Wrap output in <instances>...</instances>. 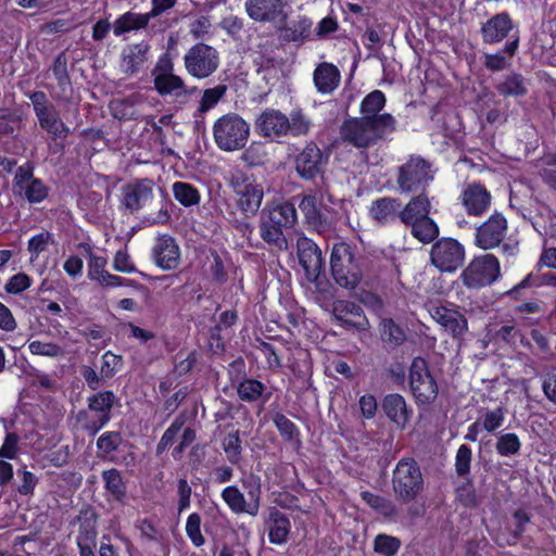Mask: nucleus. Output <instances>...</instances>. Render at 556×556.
<instances>
[{"mask_svg": "<svg viewBox=\"0 0 556 556\" xmlns=\"http://www.w3.org/2000/svg\"><path fill=\"white\" fill-rule=\"evenodd\" d=\"M396 129L394 117L382 116L377 123L363 117L345 119L340 126V139L342 143L352 146L358 150H366L384 140Z\"/></svg>", "mask_w": 556, "mask_h": 556, "instance_id": "f257e3e1", "label": "nucleus"}, {"mask_svg": "<svg viewBox=\"0 0 556 556\" xmlns=\"http://www.w3.org/2000/svg\"><path fill=\"white\" fill-rule=\"evenodd\" d=\"M330 270L338 286L348 290L355 289L363 278L362 255L357 252L356 247L346 242L333 244Z\"/></svg>", "mask_w": 556, "mask_h": 556, "instance_id": "f03ea898", "label": "nucleus"}, {"mask_svg": "<svg viewBox=\"0 0 556 556\" xmlns=\"http://www.w3.org/2000/svg\"><path fill=\"white\" fill-rule=\"evenodd\" d=\"M213 136L220 150L237 151L245 147L250 136V126L240 115L228 113L214 123Z\"/></svg>", "mask_w": 556, "mask_h": 556, "instance_id": "7ed1b4c3", "label": "nucleus"}, {"mask_svg": "<svg viewBox=\"0 0 556 556\" xmlns=\"http://www.w3.org/2000/svg\"><path fill=\"white\" fill-rule=\"evenodd\" d=\"M392 489L395 496L403 502L415 500L424 489V478L417 462L402 458L392 476Z\"/></svg>", "mask_w": 556, "mask_h": 556, "instance_id": "20e7f679", "label": "nucleus"}, {"mask_svg": "<svg viewBox=\"0 0 556 556\" xmlns=\"http://www.w3.org/2000/svg\"><path fill=\"white\" fill-rule=\"evenodd\" d=\"M433 180L431 164L418 155H412L397 168L396 184L401 192L424 190Z\"/></svg>", "mask_w": 556, "mask_h": 556, "instance_id": "39448f33", "label": "nucleus"}, {"mask_svg": "<svg viewBox=\"0 0 556 556\" xmlns=\"http://www.w3.org/2000/svg\"><path fill=\"white\" fill-rule=\"evenodd\" d=\"M187 73L194 78L210 77L219 66V54L212 46L199 42L191 47L184 56Z\"/></svg>", "mask_w": 556, "mask_h": 556, "instance_id": "423d86ee", "label": "nucleus"}, {"mask_svg": "<svg viewBox=\"0 0 556 556\" xmlns=\"http://www.w3.org/2000/svg\"><path fill=\"white\" fill-rule=\"evenodd\" d=\"M430 261L441 273H454L464 264L465 249L455 239L441 238L431 248Z\"/></svg>", "mask_w": 556, "mask_h": 556, "instance_id": "0eeeda50", "label": "nucleus"}, {"mask_svg": "<svg viewBox=\"0 0 556 556\" xmlns=\"http://www.w3.org/2000/svg\"><path fill=\"white\" fill-rule=\"evenodd\" d=\"M409 383L413 395L420 404L433 402L438 395V384L428 369L427 362L415 357L409 369Z\"/></svg>", "mask_w": 556, "mask_h": 556, "instance_id": "6e6552de", "label": "nucleus"}, {"mask_svg": "<svg viewBox=\"0 0 556 556\" xmlns=\"http://www.w3.org/2000/svg\"><path fill=\"white\" fill-rule=\"evenodd\" d=\"M287 0H245L248 16L254 22L282 27L288 20Z\"/></svg>", "mask_w": 556, "mask_h": 556, "instance_id": "1a4fd4ad", "label": "nucleus"}, {"mask_svg": "<svg viewBox=\"0 0 556 556\" xmlns=\"http://www.w3.org/2000/svg\"><path fill=\"white\" fill-rule=\"evenodd\" d=\"M230 185L237 197V206L243 215L247 217L256 215L264 197L262 185L243 177H233Z\"/></svg>", "mask_w": 556, "mask_h": 556, "instance_id": "9d476101", "label": "nucleus"}, {"mask_svg": "<svg viewBox=\"0 0 556 556\" xmlns=\"http://www.w3.org/2000/svg\"><path fill=\"white\" fill-rule=\"evenodd\" d=\"M298 258L304 269L306 279L319 286V277L324 270L321 250L308 238H300L296 243Z\"/></svg>", "mask_w": 556, "mask_h": 556, "instance_id": "9b49d317", "label": "nucleus"}, {"mask_svg": "<svg viewBox=\"0 0 556 556\" xmlns=\"http://www.w3.org/2000/svg\"><path fill=\"white\" fill-rule=\"evenodd\" d=\"M327 157L315 142H309L295 156L294 168L296 174L304 180H314L324 173Z\"/></svg>", "mask_w": 556, "mask_h": 556, "instance_id": "f8f14e48", "label": "nucleus"}, {"mask_svg": "<svg viewBox=\"0 0 556 556\" xmlns=\"http://www.w3.org/2000/svg\"><path fill=\"white\" fill-rule=\"evenodd\" d=\"M249 502L243 493L235 485L227 486L222 492V497L235 514H249L256 516L260 509L261 484L255 483L248 491Z\"/></svg>", "mask_w": 556, "mask_h": 556, "instance_id": "ddd939ff", "label": "nucleus"}, {"mask_svg": "<svg viewBox=\"0 0 556 556\" xmlns=\"http://www.w3.org/2000/svg\"><path fill=\"white\" fill-rule=\"evenodd\" d=\"M153 181L150 179H140L127 185L121 189V203L130 214L137 213L146 206L153 198Z\"/></svg>", "mask_w": 556, "mask_h": 556, "instance_id": "4468645a", "label": "nucleus"}, {"mask_svg": "<svg viewBox=\"0 0 556 556\" xmlns=\"http://www.w3.org/2000/svg\"><path fill=\"white\" fill-rule=\"evenodd\" d=\"M154 88L163 97H172L177 103L185 104L198 91L197 87H188L184 79L172 72L154 76Z\"/></svg>", "mask_w": 556, "mask_h": 556, "instance_id": "2eb2a0df", "label": "nucleus"}, {"mask_svg": "<svg viewBox=\"0 0 556 556\" xmlns=\"http://www.w3.org/2000/svg\"><path fill=\"white\" fill-rule=\"evenodd\" d=\"M255 129L264 138L276 139L288 135V116L275 109L264 110L255 119Z\"/></svg>", "mask_w": 556, "mask_h": 556, "instance_id": "dca6fc26", "label": "nucleus"}, {"mask_svg": "<svg viewBox=\"0 0 556 556\" xmlns=\"http://www.w3.org/2000/svg\"><path fill=\"white\" fill-rule=\"evenodd\" d=\"M429 313L446 332L455 338L463 336L467 330L466 318L454 308L432 304L429 307Z\"/></svg>", "mask_w": 556, "mask_h": 556, "instance_id": "f3484780", "label": "nucleus"}, {"mask_svg": "<svg viewBox=\"0 0 556 556\" xmlns=\"http://www.w3.org/2000/svg\"><path fill=\"white\" fill-rule=\"evenodd\" d=\"M153 256L157 266L165 270H170L178 267L180 252L176 241L172 237L164 235L156 239Z\"/></svg>", "mask_w": 556, "mask_h": 556, "instance_id": "a211bd4d", "label": "nucleus"}, {"mask_svg": "<svg viewBox=\"0 0 556 556\" xmlns=\"http://www.w3.org/2000/svg\"><path fill=\"white\" fill-rule=\"evenodd\" d=\"M333 315L337 320L346 327L364 329L368 324L367 319L363 316V309L353 302L337 301L333 304Z\"/></svg>", "mask_w": 556, "mask_h": 556, "instance_id": "6ab92c4d", "label": "nucleus"}, {"mask_svg": "<svg viewBox=\"0 0 556 556\" xmlns=\"http://www.w3.org/2000/svg\"><path fill=\"white\" fill-rule=\"evenodd\" d=\"M382 409L390 420L404 428L412 416L404 397L400 394H388L382 402Z\"/></svg>", "mask_w": 556, "mask_h": 556, "instance_id": "aec40b11", "label": "nucleus"}, {"mask_svg": "<svg viewBox=\"0 0 556 556\" xmlns=\"http://www.w3.org/2000/svg\"><path fill=\"white\" fill-rule=\"evenodd\" d=\"M79 529L76 543L80 552L94 551L97 546V520L93 514L85 513L78 517Z\"/></svg>", "mask_w": 556, "mask_h": 556, "instance_id": "412c9836", "label": "nucleus"}, {"mask_svg": "<svg viewBox=\"0 0 556 556\" xmlns=\"http://www.w3.org/2000/svg\"><path fill=\"white\" fill-rule=\"evenodd\" d=\"M267 529L270 543L277 545L283 544L288 541L290 533V520L283 513L273 507L269 511Z\"/></svg>", "mask_w": 556, "mask_h": 556, "instance_id": "4be33fe9", "label": "nucleus"}, {"mask_svg": "<svg viewBox=\"0 0 556 556\" xmlns=\"http://www.w3.org/2000/svg\"><path fill=\"white\" fill-rule=\"evenodd\" d=\"M150 46L139 42L127 46L122 53V66L127 74H135L147 62Z\"/></svg>", "mask_w": 556, "mask_h": 556, "instance_id": "5701e85b", "label": "nucleus"}, {"mask_svg": "<svg viewBox=\"0 0 556 556\" xmlns=\"http://www.w3.org/2000/svg\"><path fill=\"white\" fill-rule=\"evenodd\" d=\"M340 72L331 63H320L314 71V84L321 93H331L340 84Z\"/></svg>", "mask_w": 556, "mask_h": 556, "instance_id": "b1692460", "label": "nucleus"}, {"mask_svg": "<svg viewBox=\"0 0 556 556\" xmlns=\"http://www.w3.org/2000/svg\"><path fill=\"white\" fill-rule=\"evenodd\" d=\"M464 285L469 289H481L486 281V256L475 257L462 274Z\"/></svg>", "mask_w": 556, "mask_h": 556, "instance_id": "393cba45", "label": "nucleus"}, {"mask_svg": "<svg viewBox=\"0 0 556 556\" xmlns=\"http://www.w3.org/2000/svg\"><path fill=\"white\" fill-rule=\"evenodd\" d=\"M463 204L468 214L481 215L486 208V190L483 185H468L463 191Z\"/></svg>", "mask_w": 556, "mask_h": 556, "instance_id": "a878e982", "label": "nucleus"}, {"mask_svg": "<svg viewBox=\"0 0 556 556\" xmlns=\"http://www.w3.org/2000/svg\"><path fill=\"white\" fill-rule=\"evenodd\" d=\"M299 208L303 213L306 222L317 231L326 228V217L318 206V201L314 194H305L302 197Z\"/></svg>", "mask_w": 556, "mask_h": 556, "instance_id": "bb28decb", "label": "nucleus"}, {"mask_svg": "<svg viewBox=\"0 0 556 556\" xmlns=\"http://www.w3.org/2000/svg\"><path fill=\"white\" fill-rule=\"evenodd\" d=\"M386 105L384 93L380 90H374L368 93L361 103V114L363 118H368L374 123L382 116L394 117L390 113H380Z\"/></svg>", "mask_w": 556, "mask_h": 556, "instance_id": "cd10ccee", "label": "nucleus"}, {"mask_svg": "<svg viewBox=\"0 0 556 556\" xmlns=\"http://www.w3.org/2000/svg\"><path fill=\"white\" fill-rule=\"evenodd\" d=\"M37 118L40 127L49 132L53 138L64 139L71 132L70 128L60 118L54 105L39 114Z\"/></svg>", "mask_w": 556, "mask_h": 556, "instance_id": "c85d7f7f", "label": "nucleus"}, {"mask_svg": "<svg viewBox=\"0 0 556 556\" xmlns=\"http://www.w3.org/2000/svg\"><path fill=\"white\" fill-rule=\"evenodd\" d=\"M430 211V202L424 193L414 197L405 207L400 212V219L405 225H409L416 220L428 216Z\"/></svg>", "mask_w": 556, "mask_h": 556, "instance_id": "c756f323", "label": "nucleus"}, {"mask_svg": "<svg viewBox=\"0 0 556 556\" xmlns=\"http://www.w3.org/2000/svg\"><path fill=\"white\" fill-rule=\"evenodd\" d=\"M401 203L394 198H380L371 203L369 214L372 219L380 224L388 223L395 218Z\"/></svg>", "mask_w": 556, "mask_h": 556, "instance_id": "7c9ffc66", "label": "nucleus"}, {"mask_svg": "<svg viewBox=\"0 0 556 556\" xmlns=\"http://www.w3.org/2000/svg\"><path fill=\"white\" fill-rule=\"evenodd\" d=\"M495 89L503 97H523L528 93L526 78L519 73H510L495 85Z\"/></svg>", "mask_w": 556, "mask_h": 556, "instance_id": "2f4dec72", "label": "nucleus"}, {"mask_svg": "<svg viewBox=\"0 0 556 556\" xmlns=\"http://www.w3.org/2000/svg\"><path fill=\"white\" fill-rule=\"evenodd\" d=\"M518 47L519 37L516 36L513 40L505 43L503 51L489 53V70L500 72L510 67Z\"/></svg>", "mask_w": 556, "mask_h": 556, "instance_id": "473e14b6", "label": "nucleus"}, {"mask_svg": "<svg viewBox=\"0 0 556 556\" xmlns=\"http://www.w3.org/2000/svg\"><path fill=\"white\" fill-rule=\"evenodd\" d=\"M150 20L151 18L148 13L140 14L126 12L115 21L113 28L114 35L121 36L130 30L144 28L149 24Z\"/></svg>", "mask_w": 556, "mask_h": 556, "instance_id": "72a5a7b5", "label": "nucleus"}, {"mask_svg": "<svg viewBox=\"0 0 556 556\" xmlns=\"http://www.w3.org/2000/svg\"><path fill=\"white\" fill-rule=\"evenodd\" d=\"M361 496L367 505L386 518L391 520H395L397 518L399 509L392 501L368 491L362 492Z\"/></svg>", "mask_w": 556, "mask_h": 556, "instance_id": "f704fd0d", "label": "nucleus"}, {"mask_svg": "<svg viewBox=\"0 0 556 556\" xmlns=\"http://www.w3.org/2000/svg\"><path fill=\"white\" fill-rule=\"evenodd\" d=\"M378 330L381 340L391 346H399L406 341L404 329L391 318L382 319Z\"/></svg>", "mask_w": 556, "mask_h": 556, "instance_id": "c9c22d12", "label": "nucleus"}, {"mask_svg": "<svg viewBox=\"0 0 556 556\" xmlns=\"http://www.w3.org/2000/svg\"><path fill=\"white\" fill-rule=\"evenodd\" d=\"M513 28V21L507 13L496 14L489 20V41H502Z\"/></svg>", "mask_w": 556, "mask_h": 556, "instance_id": "e433bc0d", "label": "nucleus"}, {"mask_svg": "<svg viewBox=\"0 0 556 556\" xmlns=\"http://www.w3.org/2000/svg\"><path fill=\"white\" fill-rule=\"evenodd\" d=\"M311 27L312 21L305 16H300L290 25H287L286 23L282 27L277 28L282 30L283 39L288 41H302L309 36Z\"/></svg>", "mask_w": 556, "mask_h": 556, "instance_id": "4c0bfd02", "label": "nucleus"}, {"mask_svg": "<svg viewBox=\"0 0 556 556\" xmlns=\"http://www.w3.org/2000/svg\"><path fill=\"white\" fill-rule=\"evenodd\" d=\"M412 235L422 243H430L439 235L438 225L429 216L409 224Z\"/></svg>", "mask_w": 556, "mask_h": 556, "instance_id": "58836bf2", "label": "nucleus"}, {"mask_svg": "<svg viewBox=\"0 0 556 556\" xmlns=\"http://www.w3.org/2000/svg\"><path fill=\"white\" fill-rule=\"evenodd\" d=\"M268 218L282 228H290L296 222L295 206L290 202L278 204L270 211Z\"/></svg>", "mask_w": 556, "mask_h": 556, "instance_id": "ea45409f", "label": "nucleus"}, {"mask_svg": "<svg viewBox=\"0 0 556 556\" xmlns=\"http://www.w3.org/2000/svg\"><path fill=\"white\" fill-rule=\"evenodd\" d=\"M105 490L116 500L123 501L126 495V486L117 469H109L102 472Z\"/></svg>", "mask_w": 556, "mask_h": 556, "instance_id": "a19ab883", "label": "nucleus"}, {"mask_svg": "<svg viewBox=\"0 0 556 556\" xmlns=\"http://www.w3.org/2000/svg\"><path fill=\"white\" fill-rule=\"evenodd\" d=\"M173 193L176 201L184 206L197 205L200 202L199 190L188 182L177 181L173 185Z\"/></svg>", "mask_w": 556, "mask_h": 556, "instance_id": "79ce46f5", "label": "nucleus"}, {"mask_svg": "<svg viewBox=\"0 0 556 556\" xmlns=\"http://www.w3.org/2000/svg\"><path fill=\"white\" fill-rule=\"evenodd\" d=\"M115 401V395L111 391L99 392L88 400V407L90 410L99 414L98 417L104 415L111 417V409Z\"/></svg>", "mask_w": 556, "mask_h": 556, "instance_id": "37998d69", "label": "nucleus"}, {"mask_svg": "<svg viewBox=\"0 0 556 556\" xmlns=\"http://www.w3.org/2000/svg\"><path fill=\"white\" fill-rule=\"evenodd\" d=\"M288 135L292 136H306L312 127L311 118L302 110L292 111L288 117Z\"/></svg>", "mask_w": 556, "mask_h": 556, "instance_id": "c03bdc74", "label": "nucleus"}, {"mask_svg": "<svg viewBox=\"0 0 556 556\" xmlns=\"http://www.w3.org/2000/svg\"><path fill=\"white\" fill-rule=\"evenodd\" d=\"M28 350L34 355L60 358L65 355V349L54 342L34 340L28 343Z\"/></svg>", "mask_w": 556, "mask_h": 556, "instance_id": "a18cd8bd", "label": "nucleus"}, {"mask_svg": "<svg viewBox=\"0 0 556 556\" xmlns=\"http://www.w3.org/2000/svg\"><path fill=\"white\" fill-rule=\"evenodd\" d=\"M507 223L503 215L494 214L489 217V249L497 247L505 238Z\"/></svg>", "mask_w": 556, "mask_h": 556, "instance_id": "49530a36", "label": "nucleus"}, {"mask_svg": "<svg viewBox=\"0 0 556 556\" xmlns=\"http://www.w3.org/2000/svg\"><path fill=\"white\" fill-rule=\"evenodd\" d=\"M260 233L267 243L275 244L278 248H282L286 244L282 227L274 224L269 218L261 223Z\"/></svg>", "mask_w": 556, "mask_h": 556, "instance_id": "de8ad7c7", "label": "nucleus"}, {"mask_svg": "<svg viewBox=\"0 0 556 556\" xmlns=\"http://www.w3.org/2000/svg\"><path fill=\"white\" fill-rule=\"evenodd\" d=\"M226 92V85H217L213 88L205 89L200 100L198 112L205 113L213 109L224 98Z\"/></svg>", "mask_w": 556, "mask_h": 556, "instance_id": "09e8293b", "label": "nucleus"}, {"mask_svg": "<svg viewBox=\"0 0 556 556\" xmlns=\"http://www.w3.org/2000/svg\"><path fill=\"white\" fill-rule=\"evenodd\" d=\"M265 390V386L255 379H244L238 386V395L242 401L254 402L258 400Z\"/></svg>", "mask_w": 556, "mask_h": 556, "instance_id": "8fccbe9b", "label": "nucleus"}, {"mask_svg": "<svg viewBox=\"0 0 556 556\" xmlns=\"http://www.w3.org/2000/svg\"><path fill=\"white\" fill-rule=\"evenodd\" d=\"M202 518L198 513H192L188 516L186 522V534L195 547L205 544V538L201 532Z\"/></svg>", "mask_w": 556, "mask_h": 556, "instance_id": "3c124183", "label": "nucleus"}, {"mask_svg": "<svg viewBox=\"0 0 556 556\" xmlns=\"http://www.w3.org/2000/svg\"><path fill=\"white\" fill-rule=\"evenodd\" d=\"M401 547V541L392 535L378 534L374 541V549L383 556H394Z\"/></svg>", "mask_w": 556, "mask_h": 556, "instance_id": "603ef678", "label": "nucleus"}, {"mask_svg": "<svg viewBox=\"0 0 556 556\" xmlns=\"http://www.w3.org/2000/svg\"><path fill=\"white\" fill-rule=\"evenodd\" d=\"M223 448L231 464H237L241 458V440L239 431L228 433L223 440Z\"/></svg>", "mask_w": 556, "mask_h": 556, "instance_id": "864d4df0", "label": "nucleus"}, {"mask_svg": "<svg viewBox=\"0 0 556 556\" xmlns=\"http://www.w3.org/2000/svg\"><path fill=\"white\" fill-rule=\"evenodd\" d=\"M85 250L87 251L88 256H89L88 277L91 280H97L99 282V280L108 271V270H105L108 261L104 256L94 254L90 247H85Z\"/></svg>", "mask_w": 556, "mask_h": 556, "instance_id": "5fc2aeb1", "label": "nucleus"}, {"mask_svg": "<svg viewBox=\"0 0 556 556\" xmlns=\"http://www.w3.org/2000/svg\"><path fill=\"white\" fill-rule=\"evenodd\" d=\"M51 243H53V236L48 231H42L31 237L28 241V251L31 254V261L46 251Z\"/></svg>", "mask_w": 556, "mask_h": 556, "instance_id": "6e6d98bb", "label": "nucleus"}, {"mask_svg": "<svg viewBox=\"0 0 556 556\" xmlns=\"http://www.w3.org/2000/svg\"><path fill=\"white\" fill-rule=\"evenodd\" d=\"M520 441L515 433L502 434L496 442V450L502 456L514 455L520 450Z\"/></svg>", "mask_w": 556, "mask_h": 556, "instance_id": "4d7b16f0", "label": "nucleus"}, {"mask_svg": "<svg viewBox=\"0 0 556 556\" xmlns=\"http://www.w3.org/2000/svg\"><path fill=\"white\" fill-rule=\"evenodd\" d=\"M185 424L184 418H176L173 424L163 433L160 442L156 445V454L161 455L170 444H173L176 435L181 430Z\"/></svg>", "mask_w": 556, "mask_h": 556, "instance_id": "13d9d810", "label": "nucleus"}, {"mask_svg": "<svg viewBox=\"0 0 556 556\" xmlns=\"http://www.w3.org/2000/svg\"><path fill=\"white\" fill-rule=\"evenodd\" d=\"M22 191L30 203H39L48 195V188L37 178L31 179Z\"/></svg>", "mask_w": 556, "mask_h": 556, "instance_id": "bf43d9fd", "label": "nucleus"}, {"mask_svg": "<svg viewBox=\"0 0 556 556\" xmlns=\"http://www.w3.org/2000/svg\"><path fill=\"white\" fill-rule=\"evenodd\" d=\"M122 366V357L118 355H115L112 352H105L102 355V365L100 368V375L102 379H109L112 378L115 372L121 368Z\"/></svg>", "mask_w": 556, "mask_h": 556, "instance_id": "052dcab7", "label": "nucleus"}, {"mask_svg": "<svg viewBox=\"0 0 556 556\" xmlns=\"http://www.w3.org/2000/svg\"><path fill=\"white\" fill-rule=\"evenodd\" d=\"M112 115L118 119H131L135 117L134 105L125 99H116L110 103Z\"/></svg>", "mask_w": 556, "mask_h": 556, "instance_id": "680f3d73", "label": "nucleus"}, {"mask_svg": "<svg viewBox=\"0 0 556 556\" xmlns=\"http://www.w3.org/2000/svg\"><path fill=\"white\" fill-rule=\"evenodd\" d=\"M121 442V434L118 432L110 431L100 435L97 441V446L104 454H110L118 447Z\"/></svg>", "mask_w": 556, "mask_h": 556, "instance_id": "e2e57ef3", "label": "nucleus"}, {"mask_svg": "<svg viewBox=\"0 0 556 556\" xmlns=\"http://www.w3.org/2000/svg\"><path fill=\"white\" fill-rule=\"evenodd\" d=\"M177 493H178V513H182L189 508L192 489L186 479H179L177 481Z\"/></svg>", "mask_w": 556, "mask_h": 556, "instance_id": "0e129e2a", "label": "nucleus"}, {"mask_svg": "<svg viewBox=\"0 0 556 556\" xmlns=\"http://www.w3.org/2000/svg\"><path fill=\"white\" fill-rule=\"evenodd\" d=\"M471 462V451L467 445H460L456 454V471L459 476H464L469 471Z\"/></svg>", "mask_w": 556, "mask_h": 556, "instance_id": "69168bd1", "label": "nucleus"}, {"mask_svg": "<svg viewBox=\"0 0 556 556\" xmlns=\"http://www.w3.org/2000/svg\"><path fill=\"white\" fill-rule=\"evenodd\" d=\"M274 422L279 430L280 434L288 441H291L296 432L294 424L282 414H277L274 417Z\"/></svg>", "mask_w": 556, "mask_h": 556, "instance_id": "338daca9", "label": "nucleus"}, {"mask_svg": "<svg viewBox=\"0 0 556 556\" xmlns=\"http://www.w3.org/2000/svg\"><path fill=\"white\" fill-rule=\"evenodd\" d=\"M212 24L208 17L200 16L190 24V34L194 39H201L211 33Z\"/></svg>", "mask_w": 556, "mask_h": 556, "instance_id": "774afa93", "label": "nucleus"}]
</instances>
